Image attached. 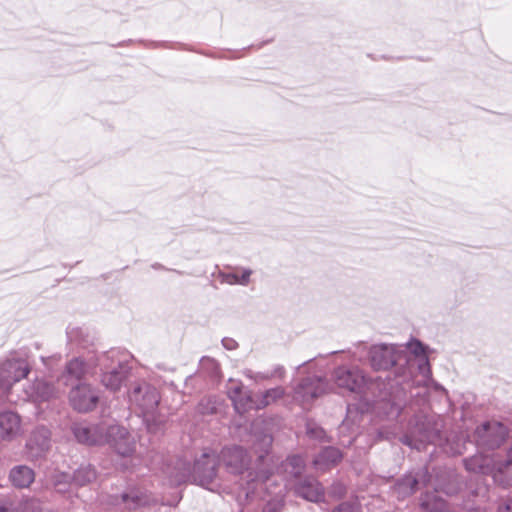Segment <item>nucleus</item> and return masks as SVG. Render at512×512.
<instances>
[{
    "label": "nucleus",
    "instance_id": "f257e3e1",
    "mask_svg": "<svg viewBox=\"0 0 512 512\" xmlns=\"http://www.w3.org/2000/svg\"><path fill=\"white\" fill-rule=\"evenodd\" d=\"M76 439L87 445L109 444L124 457L131 456L135 451V443L127 430L118 425L86 426L76 424L73 427Z\"/></svg>",
    "mask_w": 512,
    "mask_h": 512
},
{
    "label": "nucleus",
    "instance_id": "f03ea898",
    "mask_svg": "<svg viewBox=\"0 0 512 512\" xmlns=\"http://www.w3.org/2000/svg\"><path fill=\"white\" fill-rule=\"evenodd\" d=\"M30 372L28 363L23 359H9L0 367V389L7 395L14 383L27 377Z\"/></svg>",
    "mask_w": 512,
    "mask_h": 512
},
{
    "label": "nucleus",
    "instance_id": "7ed1b4c3",
    "mask_svg": "<svg viewBox=\"0 0 512 512\" xmlns=\"http://www.w3.org/2000/svg\"><path fill=\"white\" fill-rule=\"evenodd\" d=\"M129 397L144 415L153 412L160 401L157 389L146 383L135 387Z\"/></svg>",
    "mask_w": 512,
    "mask_h": 512
},
{
    "label": "nucleus",
    "instance_id": "20e7f679",
    "mask_svg": "<svg viewBox=\"0 0 512 512\" xmlns=\"http://www.w3.org/2000/svg\"><path fill=\"white\" fill-rule=\"evenodd\" d=\"M219 457L213 452H204L193 465V477L200 483L210 482L216 475Z\"/></svg>",
    "mask_w": 512,
    "mask_h": 512
},
{
    "label": "nucleus",
    "instance_id": "39448f33",
    "mask_svg": "<svg viewBox=\"0 0 512 512\" xmlns=\"http://www.w3.org/2000/svg\"><path fill=\"white\" fill-rule=\"evenodd\" d=\"M70 403L79 412H87L95 408L98 397L90 386L81 384L70 392Z\"/></svg>",
    "mask_w": 512,
    "mask_h": 512
},
{
    "label": "nucleus",
    "instance_id": "423d86ee",
    "mask_svg": "<svg viewBox=\"0 0 512 512\" xmlns=\"http://www.w3.org/2000/svg\"><path fill=\"white\" fill-rule=\"evenodd\" d=\"M219 461L223 462L229 472L235 474L242 473L249 463L247 454L241 447L224 448Z\"/></svg>",
    "mask_w": 512,
    "mask_h": 512
},
{
    "label": "nucleus",
    "instance_id": "0eeeda50",
    "mask_svg": "<svg viewBox=\"0 0 512 512\" xmlns=\"http://www.w3.org/2000/svg\"><path fill=\"white\" fill-rule=\"evenodd\" d=\"M334 378L339 387L351 392L359 391L366 383L363 373L358 369L339 367L334 372Z\"/></svg>",
    "mask_w": 512,
    "mask_h": 512
},
{
    "label": "nucleus",
    "instance_id": "6e6552de",
    "mask_svg": "<svg viewBox=\"0 0 512 512\" xmlns=\"http://www.w3.org/2000/svg\"><path fill=\"white\" fill-rule=\"evenodd\" d=\"M327 392V383L320 378H307L298 385L296 397L302 402H308Z\"/></svg>",
    "mask_w": 512,
    "mask_h": 512
},
{
    "label": "nucleus",
    "instance_id": "1a4fd4ad",
    "mask_svg": "<svg viewBox=\"0 0 512 512\" xmlns=\"http://www.w3.org/2000/svg\"><path fill=\"white\" fill-rule=\"evenodd\" d=\"M20 434V416L11 411L0 413V438L4 441H12Z\"/></svg>",
    "mask_w": 512,
    "mask_h": 512
},
{
    "label": "nucleus",
    "instance_id": "9d476101",
    "mask_svg": "<svg viewBox=\"0 0 512 512\" xmlns=\"http://www.w3.org/2000/svg\"><path fill=\"white\" fill-rule=\"evenodd\" d=\"M370 359L375 370H386L397 362L394 349L388 346H374L370 350Z\"/></svg>",
    "mask_w": 512,
    "mask_h": 512
},
{
    "label": "nucleus",
    "instance_id": "9b49d317",
    "mask_svg": "<svg viewBox=\"0 0 512 512\" xmlns=\"http://www.w3.org/2000/svg\"><path fill=\"white\" fill-rule=\"evenodd\" d=\"M296 493L306 500L317 502L323 497V489L315 479H307L296 487Z\"/></svg>",
    "mask_w": 512,
    "mask_h": 512
},
{
    "label": "nucleus",
    "instance_id": "f8f14e48",
    "mask_svg": "<svg viewBox=\"0 0 512 512\" xmlns=\"http://www.w3.org/2000/svg\"><path fill=\"white\" fill-rule=\"evenodd\" d=\"M9 477L14 486L18 488H27L33 483L35 474L31 468L25 465H20L11 470Z\"/></svg>",
    "mask_w": 512,
    "mask_h": 512
},
{
    "label": "nucleus",
    "instance_id": "ddd939ff",
    "mask_svg": "<svg viewBox=\"0 0 512 512\" xmlns=\"http://www.w3.org/2000/svg\"><path fill=\"white\" fill-rule=\"evenodd\" d=\"M341 458L342 454L339 449L327 447L315 458L313 463L317 469L324 471L338 463Z\"/></svg>",
    "mask_w": 512,
    "mask_h": 512
},
{
    "label": "nucleus",
    "instance_id": "4468645a",
    "mask_svg": "<svg viewBox=\"0 0 512 512\" xmlns=\"http://www.w3.org/2000/svg\"><path fill=\"white\" fill-rule=\"evenodd\" d=\"M230 398L233 401L236 411L240 414L253 408V401L242 387H237L230 392Z\"/></svg>",
    "mask_w": 512,
    "mask_h": 512
},
{
    "label": "nucleus",
    "instance_id": "2eb2a0df",
    "mask_svg": "<svg viewBox=\"0 0 512 512\" xmlns=\"http://www.w3.org/2000/svg\"><path fill=\"white\" fill-rule=\"evenodd\" d=\"M56 394L57 391L54 386L48 381L41 379L34 382L31 397L35 401H46L55 397Z\"/></svg>",
    "mask_w": 512,
    "mask_h": 512
},
{
    "label": "nucleus",
    "instance_id": "dca6fc26",
    "mask_svg": "<svg viewBox=\"0 0 512 512\" xmlns=\"http://www.w3.org/2000/svg\"><path fill=\"white\" fill-rule=\"evenodd\" d=\"M124 379L125 375L122 371L113 370L111 372L104 373L102 383L110 390L117 391L120 389Z\"/></svg>",
    "mask_w": 512,
    "mask_h": 512
},
{
    "label": "nucleus",
    "instance_id": "f3484780",
    "mask_svg": "<svg viewBox=\"0 0 512 512\" xmlns=\"http://www.w3.org/2000/svg\"><path fill=\"white\" fill-rule=\"evenodd\" d=\"M96 479V472L90 466L80 467L74 474L73 483L77 486H84Z\"/></svg>",
    "mask_w": 512,
    "mask_h": 512
},
{
    "label": "nucleus",
    "instance_id": "a211bd4d",
    "mask_svg": "<svg viewBox=\"0 0 512 512\" xmlns=\"http://www.w3.org/2000/svg\"><path fill=\"white\" fill-rule=\"evenodd\" d=\"M66 371L70 376H72L76 379H80L86 373V365L82 360L76 358V359L71 360L67 364Z\"/></svg>",
    "mask_w": 512,
    "mask_h": 512
},
{
    "label": "nucleus",
    "instance_id": "6ab92c4d",
    "mask_svg": "<svg viewBox=\"0 0 512 512\" xmlns=\"http://www.w3.org/2000/svg\"><path fill=\"white\" fill-rule=\"evenodd\" d=\"M422 508L425 512H447L446 503L441 499H434L433 502L425 499L422 502Z\"/></svg>",
    "mask_w": 512,
    "mask_h": 512
},
{
    "label": "nucleus",
    "instance_id": "aec40b11",
    "mask_svg": "<svg viewBox=\"0 0 512 512\" xmlns=\"http://www.w3.org/2000/svg\"><path fill=\"white\" fill-rule=\"evenodd\" d=\"M122 498L123 502L127 503L129 508H134L147 503V499L143 495H139L137 492L125 494Z\"/></svg>",
    "mask_w": 512,
    "mask_h": 512
},
{
    "label": "nucleus",
    "instance_id": "412c9836",
    "mask_svg": "<svg viewBox=\"0 0 512 512\" xmlns=\"http://www.w3.org/2000/svg\"><path fill=\"white\" fill-rule=\"evenodd\" d=\"M284 394V390L282 388H273L265 392L263 395L262 407L269 405L270 403L276 401L281 398ZM256 408H261V406L257 405Z\"/></svg>",
    "mask_w": 512,
    "mask_h": 512
},
{
    "label": "nucleus",
    "instance_id": "4be33fe9",
    "mask_svg": "<svg viewBox=\"0 0 512 512\" xmlns=\"http://www.w3.org/2000/svg\"><path fill=\"white\" fill-rule=\"evenodd\" d=\"M16 512H43V510L38 500L28 499L20 503Z\"/></svg>",
    "mask_w": 512,
    "mask_h": 512
},
{
    "label": "nucleus",
    "instance_id": "5701e85b",
    "mask_svg": "<svg viewBox=\"0 0 512 512\" xmlns=\"http://www.w3.org/2000/svg\"><path fill=\"white\" fill-rule=\"evenodd\" d=\"M250 274H251L250 271L243 272L241 276H239L236 273L229 274L228 278L231 279V280H229V283L246 284L249 280Z\"/></svg>",
    "mask_w": 512,
    "mask_h": 512
},
{
    "label": "nucleus",
    "instance_id": "b1692460",
    "mask_svg": "<svg viewBox=\"0 0 512 512\" xmlns=\"http://www.w3.org/2000/svg\"><path fill=\"white\" fill-rule=\"evenodd\" d=\"M497 429L499 431L500 435V441H502L505 437V430L504 427L500 423H485L482 425V430L486 433L490 431L491 429Z\"/></svg>",
    "mask_w": 512,
    "mask_h": 512
},
{
    "label": "nucleus",
    "instance_id": "393cba45",
    "mask_svg": "<svg viewBox=\"0 0 512 512\" xmlns=\"http://www.w3.org/2000/svg\"><path fill=\"white\" fill-rule=\"evenodd\" d=\"M333 512H360V507L356 504L342 503Z\"/></svg>",
    "mask_w": 512,
    "mask_h": 512
},
{
    "label": "nucleus",
    "instance_id": "a878e982",
    "mask_svg": "<svg viewBox=\"0 0 512 512\" xmlns=\"http://www.w3.org/2000/svg\"><path fill=\"white\" fill-rule=\"evenodd\" d=\"M409 349L415 355H424L425 354L424 346L420 342H418V341L411 342L409 344Z\"/></svg>",
    "mask_w": 512,
    "mask_h": 512
},
{
    "label": "nucleus",
    "instance_id": "bb28decb",
    "mask_svg": "<svg viewBox=\"0 0 512 512\" xmlns=\"http://www.w3.org/2000/svg\"><path fill=\"white\" fill-rule=\"evenodd\" d=\"M345 487L342 484H336L333 486L332 493L335 497L341 498L345 494Z\"/></svg>",
    "mask_w": 512,
    "mask_h": 512
},
{
    "label": "nucleus",
    "instance_id": "cd10ccee",
    "mask_svg": "<svg viewBox=\"0 0 512 512\" xmlns=\"http://www.w3.org/2000/svg\"><path fill=\"white\" fill-rule=\"evenodd\" d=\"M288 464L291 465L294 468L295 467H301V466H303V460L299 456H293V457L288 459Z\"/></svg>",
    "mask_w": 512,
    "mask_h": 512
},
{
    "label": "nucleus",
    "instance_id": "c85d7f7f",
    "mask_svg": "<svg viewBox=\"0 0 512 512\" xmlns=\"http://www.w3.org/2000/svg\"><path fill=\"white\" fill-rule=\"evenodd\" d=\"M40 433H41V435H42V437H43V440H42V442L39 444V446H40L41 450H44V449L47 447L48 438H49V437H48L49 432H48V430H46V429H42V430L40 431Z\"/></svg>",
    "mask_w": 512,
    "mask_h": 512
},
{
    "label": "nucleus",
    "instance_id": "c756f323",
    "mask_svg": "<svg viewBox=\"0 0 512 512\" xmlns=\"http://www.w3.org/2000/svg\"><path fill=\"white\" fill-rule=\"evenodd\" d=\"M498 512H512V499L506 501V503L499 508Z\"/></svg>",
    "mask_w": 512,
    "mask_h": 512
},
{
    "label": "nucleus",
    "instance_id": "7c9ffc66",
    "mask_svg": "<svg viewBox=\"0 0 512 512\" xmlns=\"http://www.w3.org/2000/svg\"><path fill=\"white\" fill-rule=\"evenodd\" d=\"M309 434H311V436H313V437L320 438L322 436V434H323V430L320 429V428L311 429L309 431Z\"/></svg>",
    "mask_w": 512,
    "mask_h": 512
},
{
    "label": "nucleus",
    "instance_id": "2f4dec72",
    "mask_svg": "<svg viewBox=\"0 0 512 512\" xmlns=\"http://www.w3.org/2000/svg\"><path fill=\"white\" fill-rule=\"evenodd\" d=\"M271 438L270 437H264L262 439V442L266 445V446H270L271 445Z\"/></svg>",
    "mask_w": 512,
    "mask_h": 512
},
{
    "label": "nucleus",
    "instance_id": "473e14b6",
    "mask_svg": "<svg viewBox=\"0 0 512 512\" xmlns=\"http://www.w3.org/2000/svg\"><path fill=\"white\" fill-rule=\"evenodd\" d=\"M416 484H417V480L416 479H412L411 480V488H410L411 492H414Z\"/></svg>",
    "mask_w": 512,
    "mask_h": 512
},
{
    "label": "nucleus",
    "instance_id": "72a5a7b5",
    "mask_svg": "<svg viewBox=\"0 0 512 512\" xmlns=\"http://www.w3.org/2000/svg\"><path fill=\"white\" fill-rule=\"evenodd\" d=\"M508 457H509V460H508V465L512 464V449L509 451L508 453Z\"/></svg>",
    "mask_w": 512,
    "mask_h": 512
},
{
    "label": "nucleus",
    "instance_id": "f704fd0d",
    "mask_svg": "<svg viewBox=\"0 0 512 512\" xmlns=\"http://www.w3.org/2000/svg\"><path fill=\"white\" fill-rule=\"evenodd\" d=\"M61 483H62V482H61V481H58V480H57V481H55V483H54V484H55V486H56V487H58V490H59V491H63V489L59 487V486L61 485Z\"/></svg>",
    "mask_w": 512,
    "mask_h": 512
},
{
    "label": "nucleus",
    "instance_id": "c9c22d12",
    "mask_svg": "<svg viewBox=\"0 0 512 512\" xmlns=\"http://www.w3.org/2000/svg\"><path fill=\"white\" fill-rule=\"evenodd\" d=\"M32 441H33V440L31 439V440L27 443V447H28L29 449H32V448H33V442H32Z\"/></svg>",
    "mask_w": 512,
    "mask_h": 512
},
{
    "label": "nucleus",
    "instance_id": "e433bc0d",
    "mask_svg": "<svg viewBox=\"0 0 512 512\" xmlns=\"http://www.w3.org/2000/svg\"><path fill=\"white\" fill-rule=\"evenodd\" d=\"M0 512H11L9 509L0 506Z\"/></svg>",
    "mask_w": 512,
    "mask_h": 512
},
{
    "label": "nucleus",
    "instance_id": "4c0bfd02",
    "mask_svg": "<svg viewBox=\"0 0 512 512\" xmlns=\"http://www.w3.org/2000/svg\"><path fill=\"white\" fill-rule=\"evenodd\" d=\"M61 477L64 479V481H65V482H66V481H67V479L69 478V476H68V475H66V474H62V475H61Z\"/></svg>",
    "mask_w": 512,
    "mask_h": 512
}]
</instances>
